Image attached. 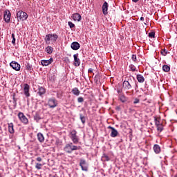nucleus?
<instances>
[{"instance_id": "9", "label": "nucleus", "mask_w": 177, "mask_h": 177, "mask_svg": "<svg viewBox=\"0 0 177 177\" xmlns=\"http://www.w3.org/2000/svg\"><path fill=\"white\" fill-rule=\"evenodd\" d=\"M10 11H9V10H6L4 11V21H6V23H10Z\"/></svg>"}, {"instance_id": "37", "label": "nucleus", "mask_w": 177, "mask_h": 177, "mask_svg": "<svg viewBox=\"0 0 177 177\" xmlns=\"http://www.w3.org/2000/svg\"><path fill=\"white\" fill-rule=\"evenodd\" d=\"M155 35H156V32H151L149 33V37L150 38H154Z\"/></svg>"}, {"instance_id": "13", "label": "nucleus", "mask_w": 177, "mask_h": 177, "mask_svg": "<svg viewBox=\"0 0 177 177\" xmlns=\"http://www.w3.org/2000/svg\"><path fill=\"white\" fill-rule=\"evenodd\" d=\"M74 57V66L75 67H79L81 64V61L80 60V58H78V53L73 55Z\"/></svg>"}, {"instance_id": "24", "label": "nucleus", "mask_w": 177, "mask_h": 177, "mask_svg": "<svg viewBox=\"0 0 177 177\" xmlns=\"http://www.w3.org/2000/svg\"><path fill=\"white\" fill-rule=\"evenodd\" d=\"M72 93L75 96H80V91L78 90V88L75 87L72 89Z\"/></svg>"}, {"instance_id": "4", "label": "nucleus", "mask_w": 177, "mask_h": 177, "mask_svg": "<svg viewBox=\"0 0 177 177\" xmlns=\"http://www.w3.org/2000/svg\"><path fill=\"white\" fill-rule=\"evenodd\" d=\"M17 17L18 21H24L26 19H28V15L26 14V12H24L22 10H19L17 13Z\"/></svg>"}, {"instance_id": "33", "label": "nucleus", "mask_w": 177, "mask_h": 177, "mask_svg": "<svg viewBox=\"0 0 177 177\" xmlns=\"http://www.w3.org/2000/svg\"><path fill=\"white\" fill-rule=\"evenodd\" d=\"M35 168H36V169H42V164L36 163Z\"/></svg>"}, {"instance_id": "34", "label": "nucleus", "mask_w": 177, "mask_h": 177, "mask_svg": "<svg viewBox=\"0 0 177 177\" xmlns=\"http://www.w3.org/2000/svg\"><path fill=\"white\" fill-rule=\"evenodd\" d=\"M26 69L28 70V71H32V66L30 65V64H28L26 65Z\"/></svg>"}, {"instance_id": "30", "label": "nucleus", "mask_w": 177, "mask_h": 177, "mask_svg": "<svg viewBox=\"0 0 177 177\" xmlns=\"http://www.w3.org/2000/svg\"><path fill=\"white\" fill-rule=\"evenodd\" d=\"M11 38H12V45H16V37H15V33H12Z\"/></svg>"}, {"instance_id": "17", "label": "nucleus", "mask_w": 177, "mask_h": 177, "mask_svg": "<svg viewBox=\"0 0 177 177\" xmlns=\"http://www.w3.org/2000/svg\"><path fill=\"white\" fill-rule=\"evenodd\" d=\"M72 19H73V20H74V21H81L82 17H81V15H80L78 13H74L72 15Z\"/></svg>"}, {"instance_id": "16", "label": "nucleus", "mask_w": 177, "mask_h": 177, "mask_svg": "<svg viewBox=\"0 0 177 177\" xmlns=\"http://www.w3.org/2000/svg\"><path fill=\"white\" fill-rule=\"evenodd\" d=\"M52 62H53V59L50 58L48 60H45V59L41 60V66H49V64H51Z\"/></svg>"}, {"instance_id": "42", "label": "nucleus", "mask_w": 177, "mask_h": 177, "mask_svg": "<svg viewBox=\"0 0 177 177\" xmlns=\"http://www.w3.org/2000/svg\"><path fill=\"white\" fill-rule=\"evenodd\" d=\"M139 99H138V98H136L135 100H134V102H133V103H134V104H137V103H139Z\"/></svg>"}, {"instance_id": "18", "label": "nucleus", "mask_w": 177, "mask_h": 177, "mask_svg": "<svg viewBox=\"0 0 177 177\" xmlns=\"http://www.w3.org/2000/svg\"><path fill=\"white\" fill-rule=\"evenodd\" d=\"M46 92V91L45 90V88L42 86L38 87L37 95H39V96H43V95H45Z\"/></svg>"}, {"instance_id": "23", "label": "nucleus", "mask_w": 177, "mask_h": 177, "mask_svg": "<svg viewBox=\"0 0 177 177\" xmlns=\"http://www.w3.org/2000/svg\"><path fill=\"white\" fill-rule=\"evenodd\" d=\"M34 120L36 121V122H39V120H41V116L39 115V113L36 112V113L33 116Z\"/></svg>"}, {"instance_id": "22", "label": "nucleus", "mask_w": 177, "mask_h": 177, "mask_svg": "<svg viewBox=\"0 0 177 177\" xmlns=\"http://www.w3.org/2000/svg\"><path fill=\"white\" fill-rule=\"evenodd\" d=\"M13 127V123L11 122L8 124V132H10V133H15V129Z\"/></svg>"}, {"instance_id": "11", "label": "nucleus", "mask_w": 177, "mask_h": 177, "mask_svg": "<svg viewBox=\"0 0 177 177\" xmlns=\"http://www.w3.org/2000/svg\"><path fill=\"white\" fill-rule=\"evenodd\" d=\"M24 93L26 97H30V85H28V84H25L24 85Z\"/></svg>"}, {"instance_id": "38", "label": "nucleus", "mask_w": 177, "mask_h": 177, "mask_svg": "<svg viewBox=\"0 0 177 177\" xmlns=\"http://www.w3.org/2000/svg\"><path fill=\"white\" fill-rule=\"evenodd\" d=\"M77 102H78V103H82V102H84V97H78Z\"/></svg>"}, {"instance_id": "46", "label": "nucleus", "mask_w": 177, "mask_h": 177, "mask_svg": "<svg viewBox=\"0 0 177 177\" xmlns=\"http://www.w3.org/2000/svg\"><path fill=\"white\" fill-rule=\"evenodd\" d=\"M140 20H141V21H143V20H145V17H140Z\"/></svg>"}, {"instance_id": "29", "label": "nucleus", "mask_w": 177, "mask_h": 177, "mask_svg": "<svg viewBox=\"0 0 177 177\" xmlns=\"http://www.w3.org/2000/svg\"><path fill=\"white\" fill-rule=\"evenodd\" d=\"M80 118L82 124H85V122L86 121V118H85V116L82 115V113L80 114Z\"/></svg>"}, {"instance_id": "14", "label": "nucleus", "mask_w": 177, "mask_h": 177, "mask_svg": "<svg viewBox=\"0 0 177 177\" xmlns=\"http://www.w3.org/2000/svg\"><path fill=\"white\" fill-rule=\"evenodd\" d=\"M108 128L109 129H111V137L116 138V136H118V131H117V129H115L114 127H112L111 126H109Z\"/></svg>"}, {"instance_id": "43", "label": "nucleus", "mask_w": 177, "mask_h": 177, "mask_svg": "<svg viewBox=\"0 0 177 177\" xmlns=\"http://www.w3.org/2000/svg\"><path fill=\"white\" fill-rule=\"evenodd\" d=\"M64 62H66V63H70V59L68 57H66Z\"/></svg>"}, {"instance_id": "25", "label": "nucleus", "mask_w": 177, "mask_h": 177, "mask_svg": "<svg viewBox=\"0 0 177 177\" xmlns=\"http://www.w3.org/2000/svg\"><path fill=\"white\" fill-rule=\"evenodd\" d=\"M119 99L122 103H125V102L128 101V97H125L124 95H120Z\"/></svg>"}, {"instance_id": "32", "label": "nucleus", "mask_w": 177, "mask_h": 177, "mask_svg": "<svg viewBox=\"0 0 177 177\" xmlns=\"http://www.w3.org/2000/svg\"><path fill=\"white\" fill-rule=\"evenodd\" d=\"M163 129L164 127L162 124L157 126V130L159 131V132H162Z\"/></svg>"}, {"instance_id": "3", "label": "nucleus", "mask_w": 177, "mask_h": 177, "mask_svg": "<svg viewBox=\"0 0 177 177\" xmlns=\"http://www.w3.org/2000/svg\"><path fill=\"white\" fill-rule=\"evenodd\" d=\"M57 39H59V36L56 33L48 34L44 38L46 44H50V42H52V44H56V41H57Z\"/></svg>"}, {"instance_id": "12", "label": "nucleus", "mask_w": 177, "mask_h": 177, "mask_svg": "<svg viewBox=\"0 0 177 177\" xmlns=\"http://www.w3.org/2000/svg\"><path fill=\"white\" fill-rule=\"evenodd\" d=\"M102 8V13H103V15H104V16H106V15L109 14V12H108V10H109V3L106 1H105L103 3Z\"/></svg>"}, {"instance_id": "47", "label": "nucleus", "mask_w": 177, "mask_h": 177, "mask_svg": "<svg viewBox=\"0 0 177 177\" xmlns=\"http://www.w3.org/2000/svg\"><path fill=\"white\" fill-rule=\"evenodd\" d=\"M135 3H136V2H139V0H132Z\"/></svg>"}, {"instance_id": "39", "label": "nucleus", "mask_w": 177, "mask_h": 177, "mask_svg": "<svg viewBox=\"0 0 177 177\" xmlns=\"http://www.w3.org/2000/svg\"><path fill=\"white\" fill-rule=\"evenodd\" d=\"M131 59H132L133 62H136V60H137L136 55H132Z\"/></svg>"}, {"instance_id": "40", "label": "nucleus", "mask_w": 177, "mask_h": 177, "mask_svg": "<svg viewBox=\"0 0 177 177\" xmlns=\"http://www.w3.org/2000/svg\"><path fill=\"white\" fill-rule=\"evenodd\" d=\"M17 100H16V98L15 97V96L13 97V103L15 104V106H17Z\"/></svg>"}, {"instance_id": "35", "label": "nucleus", "mask_w": 177, "mask_h": 177, "mask_svg": "<svg viewBox=\"0 0 177 177\" xmlns=\"http://www.w3.org/2000/svg\"><path fill=\"white\" fill-rule=\"evenodd\" d=\"M68 24L70 28H74V27H75V25L74 24H73V22H71V21H68Z\"/></svg>"}, {"instance_id": "50", "label": "nucleus", "mask_w": 177, "mask_h": 177, "mask_svg": "<svg viewBox=\"0 0 177 177\" xmlns=\"http://www.w3.org/2000/svg\"><path fill=\"white\" fill-rule=\"evenodd\" d=\"M57 97H60V95L59 93L57 94Z\"/></svg>"}, {"instance_id": "26", "label": "nucleus", "mask_w": 177, "mask_h": 177, "mask_svg": "<svg viewBox=\"0 0 177 177\" xmlns=\"http://www.w3.org/2000/svg\"><path fill=\"white\" fill-rule=\"evenodd\" d=\"M102 161H110V157H109V156H107V154L106 153H103L102 156Z\"/></svg>"}, {"instance_id": "10", "label": "nucleus", "mask_w": 177, "mask_h": 177, "mask_svg": "<svg viewBox=\"0 0 177 177\" xmlns=\"http://www.w3.org/2000/svg\"><path fill=\"white\" fill-rule=\"evenodd\" d=\"M10 67H12L13 68V70H15V71H20V68H21V66L19 63L12 61L10 64Z\"/></svg>"}, {"instance_id": "1", "label": "nucleus", "mask_w": 177, "mask_h": 177, "mask_svg": "<svg viewBox=\"0 0 177 177\" xmlns=\"http://www.w3.org/2000/svg\"><path fill=\"white\" fill-rule=\"evenodd\" d=\"M134 85H136V89L138 88V85L136 84V80L133 77H129L127 80L123 82V88L125 91H129L133 88Z\"/></svg>"}, {"instance_id": "8", "label": "nucleus", "mask_w": 177, "mask_h": 177, "mask_svg": "<svg viewBox=\"0 0 177 177\" xmlns=\"http://www.w3.org/2000/svg\"><path fill=\"white\" fill-rule=\"evenodd\" d=\"M18 118L20 121H21L25 125H27V124H28V119L27 118V117H26V115H24V113H23L22 112H19L18 113Z\"/></svg>"}, {"instance_id": "45", "label": "nucleus", "mask_w": 177, "mask_h": 177, "mask_svg": "<svg viewBox=\"0 0 177 177\" xmlns=\"http://www.w3.org/2000/svg\"><path fill=\"white\" fill-rule=\"evenodd\" d=\"M155 125H156V127H158L159 125H161V124H160V121L156 122H155Z\"/></svg>"}, {"instance_id": "44", "label": "nucleus", "mask_w": 177, "mask_h": 177, "mask_svg": "<svg viewBox=\"0 0 177 177\" xmlns=\"http://www.w3.org/2000/svg\"><path fill=\"white\" fill-rule=\"evenodd\" d=\"M88 73H93V69L92 68H90L88 70Z\"/></svg>"}, {"instance_id": "48", "label": "nucleus", "mask_w": 177, "mask_h": 177, "mask_svg": "<svg viewBox=\"0 0 177 177\" xmlns=\"http://www.w3.org/2000/svg\"><path fill=\"white\" fill-rule=\"evenodd\" d=\"M154 121H155V123L158 122V120H157V118H155Z\"/></svg>"}, {"instance_id": "15", "label": "nucleus", "mask_w": 177, "mask_h": 177, "mask_svg": "<svg viewBox=\"0 0 177 177\" xmlns=\"http://www.w3.org/2000/svg\"><path fill=\"white\" fill-rule=\"evenodd\" d=\"M71 49H73V50H78V49H80V48H81V46H80V43H78L77 41H73L71 44Z\"/></svg>"}, {"instance_id": "7", "label": "nucleus", "mask_w": 177, "mask_h": 177, "mask_svg": "<svg viewBox=\"0 0 177 177\" xmlns=\"http://www.w3.org/2000/svg\"><path fill=\"white\" fill-rule=\"evenodd\" d=\"M48 106L50 109H55V107H57V100L55 98H50L48 101Z\"/></svg>"}, {"instance_id": "31", "label": "nucleus", "mask_w": 177, "mask_h": 177, "mask_svg": "<svg viewBox=\"0 0 177 177\" xmlns=\"http://www.w3.org/2000/svg\"><path fill=\"white\" fill-rule=\"evenodd\" d=\"M129 68H130L131 71H133V72L136 71V66H135V65H133V64H130L129 66Z\"/></svg>"}, {"instance_id": "36", "label": "nucleus", "mask_w": 177, "mask_h": 177, "mask_svg": "<svg viewBox=\"0 0 177 177\" xmlns=\"http://www.w3.org/2000/svg\"><path fill=\"white\" fill-rule=\"evenodd\" d=\"M161 53H162V56H167V55H168V50L164 49L162 50Z\"/></svg>"}, {"instance_id": "41", "label": "nucleus", "mask_w": 177, "mask_h": 177, "mask_svg": "<svg viewBox=\"0 0 177 177\" xmlns=\"http://www.w3.org/2000/svg\"><path fill=\"white\" fill-rule=\"evenodd\" d=\"M36 160L38 161V162H41V161H42V158H41V157H37V158H36Z\"/></svg>"}, {"instance_id": "6", "label": "nucleus", "mask_w": 177, "mask_h": 177, "mask_svg": "<svg viewBox=\"0 0 177 177\" xmlns=\"http://www.w3.org/2000/svg\"><path fill=\"white\" fill-rule=\"evenodd\" d=\"M80 167L82 168V171H85V172H88V168L89 165L86 162V160L84 158L80 159Z\"/></svg>"}, {"instance_id": "28", "label": "nucleus", "mask_w": 177, "mask_h": 177, "mask_svg": "<svg viewBox=\"0 0 177 177\" xmlns=\"http://www.w3.org/2000/svg\"><path fill=\"white\" fill-rule=\"evenodd\" d=\"M162 70H163V71H165V73H168V72L170 71L171 67H169V66H168V65H163V66H162Z\"/></svg>"}, {"instance_id": "2", "label": "nucleus", "mask_w": 177, "mask_h": 177, "mask_svg": "<svg viewBox=\"0 0 177 177\" xmlns=\"http://www.w3.org/2000/svg\"><path fill=\"white\" fill-rule=\"evenodd\" d=\"M75 150H81V146L73 145V142H69L64 147V151H66L67 154H71V153Z\"/></svg>"}, {"instance_id": "19", "label": "nucleus", "mask_w": 177, "mask_h": 177, "mask_svg": "<svg viewBox=\"0 0 177 177\" xmlns=\"http://www.w3.org/2000/svg\"><path fill=\"white\" fill-rule=\"evenodd\" d=\"M153 151H154V153H156V154H160V153H161V147H160V145H153Z\"/></svg>"}, {"instance_id": "20", "label": "nucleus", "mask_w": 177, "mask_h": 177, "mask_svg": "<svg viewBox=\"0 0 177 177\" xmlns=\"http://www.w3.org/2000/svg\"><path fill=\"white\" fill-rule=\"evenodd\" d=\"M37 139L40 143H44V142H45V137H44V134L41 133H37Z\"/></svg>"}, {"instance_id": "27", "label": "nucleus", "mask_w": 177, "mask_h": 177, "mask_svg": "<svg viewBox=\"0 0 177 177\" xmlns=\"http://www.w3.org/2000/svg\"><path fill=\"white\" fill-rule=\"evenodd\" d=\"M46 52L47 53H48V55H51V53H53V48L52 46H47L46 48Z\"/></svg>"}, {"instance_id": "21", "label": "nucleus", "mask_w": 177, "mask_h": 177, "mask_svg": "<svg viewBox=\"0 0 177 177\" xmlns=\"http://www.w3.org/2000/svg\"><path fill=\"white\" fill-rule=\"evenodd\" d=\"M137 80L140 84H143V82H145V77H143V75L138 74L137 75Z\"/></svg>"}, {"instance_id": "49", "label": "nucleus", "mask_w": 177, "mask_h": 177, "mask_svg": "<svg viewBox=\"0 0 177 177\" xmlns=\"http://www.w3.org/2000/svg\"><path fill=\"white\" fill-rule=\"evenodd\" d=\"M118 93H121V90H118Z\"/></svg>"}, {"instance_id": "5", "label": "nucleus", "mask_w": 177, "mask_h": 177, "mask_svg": "<svg viewBox=\"0 0 177 177\" xmlns=\"http://www.w3.org/2000/svg\"><path fill=\"white\" fill-rule=\"evenodd\" d=\"M70 138L74 145H77L80 142V138L77 136V131L73 130L70 133Z\"/></svg>"}]
</instances>
